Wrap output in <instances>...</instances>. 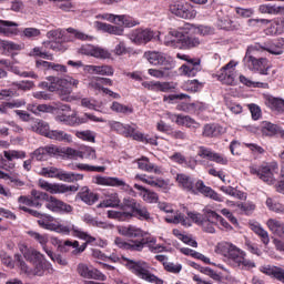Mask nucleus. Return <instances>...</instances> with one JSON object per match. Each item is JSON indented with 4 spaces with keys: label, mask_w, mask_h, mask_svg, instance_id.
Returning a JSON list of instances; mask_svg holds the SVG:
<instances>
[{
    "label": "nucleus",
    "mask_w": 284,
    "mask_h": 284,
    "mask_svg": "<svg viewBox=\"0 0 284 284\" xmlns=\"http://www.w3.org/2000/svg\"><path fill=\"white\" fill-rule=\"evenodd\" d=\"M20 252L24 256L26 261L32 265V267H29L21 255H14L16 265H18L21 272L27 274V276H43L45 272H53L52 264L45 261V256L41 254V252L34 248H29L26 245L20 246Z\"/></svg>",
    "instance_id": "obj_1"
},
{
    "label": "nucleus",
    "mask_w": 284,
    "mask_h": 284,
    "mask_svg": "<svg viewBox=\"0 0 284 284\" xmlns=\"http://www.w3.org/2000/svg\"><path fill=\"white\" fill-rule=\"evenodd\" d=\"M38 225H40L42 230H49V232H55L62 236H74L81 241H88V243H92V241H94V237H92L90 233L82 231L81 227L71 221L60 223L54 221V216L52 215H40V217H38Z\"/></svg>",
    "instance_id": "obj_2"
},
{
    "label": "nucleus",
    "mask_w": 284,
    "mask_h": 284,
    "mask_svg": "<svg viewBox=\"0 0 284 284\" xmlns=\"http://www.w3.org/2000/svg\"><path fill=\"white\" fill-rule=\"evenodd\" d=\"M217 252L224 256L227 265L231 267H236L237 270H254L256 267V263L247 258V253L232 243H220Z\"/></svg>",
    "instance_id": "obj_3"
},
{
    "label": "nucleus",
    "mask_w": 284,
    "mask_h": 284,
    "mask_svg": "<svg viewBox=\"0 0 284 284\" xmlns=\"http://www.w3.org/2000/svg\"><path fill=\"white\" fill-rule=\"evenodd\" d=\"M263 54H265V47L260 43L251 44L246 50L243 62L248 70L267 75L270 67L267 65V59L262 58Z\"/></svg>",
    "instance_id": "obj_4"
},
{
    "label": "nucleus",
    "mask_w": 284,
    "mask_h": 284,
    "mask_svg": "<svg viewBox=\"0 0 284 284\" xmlns=\"http://www.w3.org/2000/svg\"><path fill=\"white\" fill-rule=\"evenodd\" d=\"M126 266L138 278L146 283L163 284V280L150 272V264L145 261L126 260Z\"/></svg>",
    "instance_id": "obj_5"
},
{
    "label": "nucleus",
    "mask_w": 284,
    "mask_h": 284,
    "mask_svg": "<svg viewBox=\"0 0 284 284\" xmlns=\"http://www.w3.org/2000/svg\"><path fill=\"white\" fill-rule=\"evenodd\" d=\"M39 88H47L49 92H59L62 101H70L69 94H72V89L68 82V78L61 79L57 77L47 78V82H41Z\"/></svg>",
    "instance_id": "obj_6"
},
{
    "label": "nucleus",
    "mask_w": 284,
    "mask_h": 284,
    "mask_svg": "<svg viewBox=\"0 0 284 284\" xmlns=\"http://www.w3.org/2000/svg\"><path fill=\"white\" fill-rule=\"evenodd\" d=\"M248 170L250 174L257 176L261 181L267 183V185H274V183H276V178H274V174L278 173V163L276 162L263 164L261 166L251 165Z\"/></svg>",
    "instance_id": "obj_7"
},
{
    "label": "nucleus",
    "mask_w": 284,
    "mask_h": 284,
    "mask_svg": "<svg viewBox=\"0 0 284 284\" xmlns=\"http://www.w3.org/2000/svg\"><path fill=\"white\" fill-rule=\"evenodd\" d=\"M179 41L182 48H184L185 50H190V48H197V45H201V40L199 38L194 36H185L182 29L171 30L165 37L166 45H174V43Z\"/></svg>",
    "instance_id": "obj_8"
},
{
    "label": "nucleus",
    "mask_w": 284,
    "mask_h": 284,
    "mask_svg": "<svg viewBox=\"0 0 284 284\" xmlns=\"http://www.w3.org/2000/svg\"><path fill=\"white\" fill-rule=\"evenodd\" d=\"M169 8L170 12L180 19H196V10L185 0H175Z\"/></svg>",
    "instance_id": "obj_9"
},
{
    "label": "nucleus",
    "mask_w": 284,
    "mask_h": 284,
    "mask_svg": "<svg viewBox=\"0 0 284 284\" xmlns=\"http://www.w3.org/2000/svg\"><path fill=\"white\" fill-rule=\"evenodd\" d=\"M93 182L95 183V185H106L108 187H121L123 192H128V194L134 196V189H132L130 184L125 183V181L119 178L97 175L93 179Z\"/></svg>",
    "instance_id": "obj_10"
},
{
    "label": "nucleus",
    "mask_w": 284,
    "mask_h": 284,
    "mask_svg": "<svg viewBox=\"0 0 284 284\" xmlns=\"http://www.w3.org/2000/svg\"><path fill=\"white\" fill-rule=\"evenodd\" d=\"M38 185L41 190H45L50 194H68V192L79 191V186L77 185L52 184L45 180H39Z\"/></svg>",
    "instance_id": "obj_11"
},
{
    "label": "nucleus",
    "mask_w": 284,
    "mask_h": 284,
    "mask_svg": "<svg viewBox=\"0 0 284 284\" xmlns=\"http://www.w3.org/2000/svg\"><path fill=\"white\" fill-rule=\"evenodd\" d=\"M144 59H146L151 65H164V70H172L174 68L172 59L168 58L163 52L148 51L144 53Z\"/></svg>",
    "instance_id": "obj_12"
},
{
    "label": "nucleus",
    "mask_w": 284,
    "mask_h": 284,
    "mask_svg": "<svg viewBox=\"0 0 284 284\" xmlns=\"http://www.w3.org/2000/svg\"><path fill=\"white\" fill-rule=\"evenodd\" d=\"M61 149L57 145L40 146L30 153L32 161H48L50 156H59Z\"/></svg>",
    "instance_id": "obj_13"
},
{
    "label": "nucleus",
    "mask_w": 284,
    "mask_h": 284,
    "mask_svg": "<svg viewBox=\"0 0 284 284\" xmlns=\"http://www.w3.org/2000/svg\"><path fill=\"white\" fill-rule=\"evenodd\" d=\"M236 63L234 61H230L226 65H224L217 72V79L225 85H234V81H236Z\"/></svg>",
    "instance_id": "obj_14"
},
{
    "label": "nucleus",
    "mask_w": 284,
    "mask_h": 284,
    "mask_svg": "<svg viewBox=\"0 0 284 284\" xmlns=\"http://www.w3.org/2000/svg\"><path fill=\"white\" fill-rule=\"evenodd\" d=\"M80 53L100 60L110 59V57H112V53H110L108 49L92 44H83L80 48Z\"/></svg>",
    "instance_id": "obj_15"
},
{
    "label": "nucleus",
    "mask_w": 284,
    "mask_h": 284,
    "mask_svg": "<svg viewBox=\"0 0 284 284\" xmlns=\"http://www.w3.org/2000/svg\"><path fill=\"white\" fill-rule=\"evenodd\" d=\"M178 59L182 61H187L186 64H183L180 70L184 77H194L201 71V60L187 59V55L178 53Z\"/></svg>",
    "instance_id": "obj_16"
},
{
    "label": "nucleus",
    "mask_w": 284,
    "mask_h": 284,
    "mask_svg": "<svg viewBox=\"0 0 284 284\" xmlns=\"http://www.w3.org/2000/svg\"><path fill=\"white\" fill-rule=\"evenodd\" d=\"M77 272L82 278H92L93 281H106L108 278L101 271L90 268L85 263L78 264Z\"/></svg>",
    "instance_id": "obj_17"
},
{
    "label": "nucleus",
    "mask_w": 284,
    "mask_h": 284,
    "mask_svg": "<svg viewBox=\"0 0 284 284\" xmlns=\"http://www.w3.org/2000/svg\"><path fill=\"white\" fill-rule=\"evenodd\" d=\"M109 126L113 132H116L118 134H121L122 136H125L126 139H133L136 134V124L130 125V124H123L118 121H109Z\"/></svg>",
    "instance_id": "obj_18"
},
{
    "label": "nucleus",
    "mask_w": 284,
    "mask_h": 284,
    "mask_svg": "<svg viewBox=\"0 0 284 284\" xmlns=\"http://www.w3.org/2000/svg\"><path fill=\"white\" fill-rule=\"evenodd\" d=\"M47 210H50V212H55V213H65L70 214L72 212V205L54 197V196H48L47 203H45Z\"/></svg>",
    "instance_id": "obj_19"
},
{
    "label": "nucleus",
    "mask_w": 284,
    "mask_h": 284,
    "mask_svg": "<svg viewBox=\"0 0 284 284\" xmlns=\"http://www.w3.org/2000/svg\"><path fill=\"white\" fill-rule=\"evenodd\" d=\"M88 121H95V123H104L105 120L102 118H97V115L85 113L83 116H77V113H73L71 115H67V122H64V125H82V123H88Z\"/></svg>",
    "instance_id": "obj_20"
},
{
    "label": "nucleus",
    "mask_w": 284,
    "mask_h": 284,
    "mask_svg": "<svg viewBox=\"0 0 284 284\" xmlns=\"http://www.w3.org/2000/svg\"><path fill=\"white\" fill-rule=\"evenodd\" d=\"M92 239H94V241H97V237L92 236ZM85 243H83L82 245H79V241H70L67 240L63 242V245H59L61 252H68V247H72V254L74 256H77V254H82V252H85V248L88 247V243H94V241L92 242H88V240H84Z\"/></svg>",
    "instance_id": "obj_21"
},
{
    "label": "nucleus",
    "mask_w": 284,
    "mask_h": 284,
    "mask_svg": "<svg viewBox=\"0 0 284 284\" xmlns=\"http://www.w3.org/2000/svg\"><path fill=\"white\" fill-rule=\"evenodd\" d=\"M154 38V32L149 29H138L130 34V39L133 43H149Z\"/></svg>",
    "instance_id": "obj_22"
},
{
    "label": "nucleus",
    "mask_w": 284,
    "mask_h": 284,
    "mask_svg": "<svg viewBox=\"0 0 284 284\" xmlns=\"http://www.w3.org/2000/svg\"><path fill=\"white\" fill-rule=\"evenodd\" d=\"M84 72H87L88 74H100L101 77H113L114 68L108 64H103V65L87 64L84 65Z\"/></svg>",
    "instance_id": "obj_23"
},
{
    "label": "nucleus",
    "mask_w": 284,
    "mask_h": 284,
    "mask_svg": "<svg viewBox=\"0 0 284 284\" xmlns=\"http://www.w3.org/2000/svg\"><path fill=\"white\" fill-rule=\"evenodd\" d=\"M175 181L179 187H182V190H185V192L196 194V190H194V179H192V176L184 173H178L175 176Z\"/></svg>",
    "instance_id": "obj_24"
},
{
    "label": "nucleus",
    "mask_w": 284,
    "mask_h": 284,
    "mask_svg": "<svg viewBox=\"0 0 284 284\" xmlns=\"http://www.w3.org/2000/svg\"><path fill=\"white\" fill-rule=\"evenodd\" d=\"M135 179H139V181H142V183H146V185H150L151 187L168 190V181L161 178L148 176L145 174H140V175L138 174L135 175Z\"/></svg>",
    "instance_id": "obj_25"
},
{
    "label": "nucleus",
    "mask_w": 284,
    "mask_h": 284,
    "mask_svg": "<svg viewBox=\"0 0 284 284\" xmlns=\"http://www.w3.org/2000/svg\"><path fill=\"white\" fill-rule=\"evenodd\" d=\"M136 163H138L139 170H142V172H153L154 174H163V169L150 162V159L145 156L138 159Z\"/></svg>",
    "instance_id": "obj_26"
},
{
    "label": "nucleus",
    "mask_w": 284,
    "mask_h": 284,
    "mask_svg": "<svg viewBox=\"0 0 284 284\" xmlns=\"http://www.w3.org/2000/svg\"><path fill=\"white\" fill-rule=\"evenodd\" d=\"M75 199H79L82 203H85V205H94V203L99 201V195L90 191L88 186H83Z\"/></svg>",
    "instance_id": "obj_27"
},
{
    "label": "nucleus",
    "mask_w": 284,
    "mask_h": 284,
    "mask_svg": "<svg viewBox=\"0 0 284 284\" xmlns=\"http://www.w3.org/2000/svg\"><path fill=\"white\" fill-rule=\"evenodd\" d=\"M19 23L8 21V20H0V34L3 37H14L19 34Z\"/></svg>",
    "instance_id": "obj_28"
},
{
    "label": "nucleus",
    "mask_w": 284,
    "mask_h": 284,
    "mask_svg": "<svg viewBox=\"0 0 284 284\" xmlns=\"http://www.w3.org/2000/svg\"><path fill=\"white\" fill-rule=\"evenodd\" d=\"M3 156L6 161H9V164H4V170H14V163H12L16 159H26L24 151H17V150H7L3 151Z\"/></svg>",
    "instance_id": "obj_29"
},
{
    "label": "nucleus",
    "mask_w": 284,
    "mask_h": 284,
    "mask_svg": "<svg viewBox=\"0 0 284 284\" xmlns=\"http://www.w3.org/2000/svg\"><path fill=\"white\" fill-rule=\"evenodd\" d=\"M266 226L274 236L284 239V222L283 221L271 217L266 221Z\"/></svg>",
    "instance_id": "obj_30"
},
{
    "label": "nucleus",
    "mask_w": 284,
    "mask_h": 284,
    "mask_svg": "<svg viewBox=\"0 0 284 284\" xmlns=\"http://www.w3.org/2000/svg\"><path fill=\"white\" fill-rule=\"evenodd\" d=\"M250 230L258 236L263 243V245H270V233L263 229V225L258 222H250Z\"/></svg>",
    "instance_id": "obj_31"
},
{
    "label": "nucleus",
    "mask_w": 284,
    "mask_h": 284,
    "mask_svg": "<svg viewBox=\"0 0 284 284\" xmlns=\"http://www.w3.org/2000/svg\"><path fill=\"white\" fill-rule=\"evenodd\" d=\"M119 205H121L119 193L108 192L104 194V200L99 204V207H119Z\"/></svg>",
    "instance_id": "obj_32"
},
{
    "label": "nucleus",
    "mask_w": 284,
    "mask_h": 284,
    "mask_svg": "<svg viewBox=\"0 0 284 284\" xmlns=\"http://www.w3.org/2000/svg\"><path fill=\"white\" fill-rule=\"evenodd\" d=\"M94 26L97 30H101L102 32H108V34H115V37L123 36L122 27H116V26H112V24H109L105 22H99V21H95Z\"/></svg>",
    "instance_id": "obj_33"
},
{
    "label": "nucleus",
    "mask_w": 284,
    "mask_h": 284,
    "mask_svg": "<svg viewBox=\"0 0 284 284\" xmlns=\"http://www.w3.org/2000/svg\"><path fill=\"white\" fill-rule=\"evenodd\" d=\"M64 172L65 171L54 166H45L39 171V174L40 176H45L47 179H59V181H63Z\"/></svg>",
    "instance_id": "obj_34"
},
{
    "label": "nucleus",
    "mask_w": 284,
    "mask_h": 284,
    "mask_svg": "<svg viewBox=\"0 0 284 284\" xmlns=\"http://www.w3.org/2000/svg\"><path fill=\"white\" fill-rule=\"evenodd\" d=\"M30 129L32 132H37V134H41L42 136H47L50 134V124L41 119H36L31 125Z\"/></svg>",
    "instance_id": "obj_35"
},
{
    "label": "nucleus",
    "mask_w": 284,
    "mask_h": 284,
    "mask_svg": "<svg viewBox=\"0 0 284 284\" xmlns=\"http://www.w3.org/2000/svg\"><path fill=\"white\" fill-rule=\"evenodd\" d=\"M47 139H51L53 141H59L62 143H72V135L61 130H50Z\"/></svg>",
    "instance_id": "obj_36"
},
{
    "label": "nucleus",
    "mask_w": 284,
    "mask_h": 284,
    "mask_svg": "<svg viewBox=\"0 0 284 284\" xmlns=\"http://www.w3.org/2000/svg\"><path fill=\"white\" fill-rule=\"evenodd\" d=\"M119 234L129 239H143V231L136 226H120Z\"/></svg>",
    "instance_id": "obj_37"
},
{
    "label": "nucleus",
    "mask_w": 284,
    "mask_h": 284,
    "mask_svg": "<svg viewBox=\"0 0 284 284\" xmlns=\"http://www.w3.org/2000/svg\"><path fill=\"white\" fill-rule=\"evenodd\" d=\"M184 30H189L193 34H200L201 37H207V34H212L214 30L206 26H194V24H185Z\"/></svg>",
    "instance_id": "obj_38"
},
{
    "label": "nucleus",
    "mask_w": 284,
    "mask_h": 284,
    "mask_svg": "<svg viewBox=\"0 0 284 284\" xmlns=\"http://www.w3.org/2000/svg\"><path fill=\"white\" fill-rule=\"evenodd\" d=\"M265 103L271 110H274L275 112H284V100L281 98L268 95L265 99Z\"/></svg>",
    "instance_id": "obj_39"
},
{
    "label": "nucleus",
    "mask_w": 284,
    "mask_h": 284,
    "mask_svg": "<svg viewBox=\"0 0 284 284\" xmlns=\"http://www.w3.org/2000/svg\"><path fill=\"white\" fill-rule=\"evenodd\" d=\"M133 216L139 219V221H152V215L145 205L138 203L136 207L133 209Z\"/></svg>",
    "instance_id": "obj_40"
},
{
    "label": "nucleus",
    "mask_w": 284,
    "mask_h": 284,
    "mask_svg": "<svg viewBox=\"0 0 284 284\" xmlns=\"http://www.w3.org/2000/svg\"><path fill=\"white\" fill-rule=\"evenodd\" d=\"M145 245H148V247H150V245H156V237H142L140 241H134L131 244V250L141 252Z\"/></svg>",
    "instance_id": "obj_41"
},
{
    "label": "nucleus",
    "mask_w": 284,
    "mask_h": 284,
    "mask_svg": "<svg viewBox=\"0 0 284 284\" xmlns=\"http://www.w3.org/2000/svg\"><path fill=\"white\" fill-rule=\"evenodd\" d=\"M47 39L52 43H63L65 41V31L63 29H55L47 32Z\"/></svg>",
    "instance_id": "obj_42"
},
{
    "label": "nucleus",
    "mask_w": 284,
    "mask_h": 284,
    "mask_svg": "<svg viewBox=\"0 0 284 284\" xmlns=\"http://www.w3.org/2000/svg\"><path fill=\"white\" fill-rule=\"evenodd\" d=\"M71 170H80V172H105V166H94L90 164L77 163Z\"/></svg>",
    "instance_id": "obj_43"
},
{
    "label": "nucleus",
    "mask_w": 284,
    "mask_h": 284,
    "mask_svg": "<svg viewBox=\"0 0 284 284\" xmlns=\"http://www.w3.org/2000/svg\"><path fill=\"white\" fill-rule=\"evenodd\" d=\"M48 196H49L48 193L32 190L31 191V201H32V203L38 204V205H33V207H41L43 205V201H48Z\"/></svg>",
    "instance_id": "obj_44"
},
{
    "label": "nucleus",
    "mask_w": 284,
    "mask_h": 284,
    "mask_svg": "<svg viewBox=\"0 0 284 284\" xmlns=\"http://www.w3.org/2000/svg\"><path fill=\"white\" fill-rule=\"evenodd\" d=\"M221 135V126L216 124H206L204 125L203 129V136H207L210 139L214 136H220Z\"/></svg>",
    "instance_id": "obj_45"
},
{
    "label": "nucleus",
    "mask_w": 284,
    "mask_h": 284,
    "mask_svg": "<svg viewBox=\"0 0 284 284\" xmlns=\"http://www.w3.org/2000/svg\"><path fill=\"white\" fill-rule=\"evenodd\" d=\"M115 23L118 26H125V28H134V26H139V22L130 16H116Z\"/></svg>",
    "instance_id": "obj_46"
},
{
    "label": "nucleus",
    "mask_w": 284,
    "mask_h": 284,
    "mask_svg": "<svg viewBox=\"0 0 284 284\" xmlns=\"http://www.w3.org/2000/svg\"><path fill=\"white\" fill-rule=\"evenodd\" d=\"M180 125H184V128H190L191 130H199V128H201V123L196 122L192 116L183 114L180 120Z\"/></svg>",
    "instance_id": "obj_47"
},
{
    "label": "nucleus",
    "mask_w": 284,
    "mask_h": 284,
    "mask_svg": "<svg viewBox=\"0 0 284 284\" xmlns=\"http://www.w3.org/2000/svg\"><path fill=\"white\" fill-rule=\"evenodd\" d=\"M140 196L145 201V203H159V194L154 191L144 190L140 192Z\"/></svg>",
    "instance_id": "obj_48"
},
{
    "label": "nucleus",
    "mask_w": 284,
    "mask_h": 284,
    "mask_svg": "<svg viewBox=\"0 0 284 284\" xmlns=\"http://www.w3.org/2000/svg\"><path fill=\"white\" fill-rule=\"evenodd\" d=\"M220 190L224 194H227L229 196H233L234 199H240V200L245 199V194L243 192H241L232 186H221Z\"/></svg>",
    "instance_id": "obj_49"
},
{
    "label": "nucleus",
    "mask_w": 284,
    "mask_h": 284,
    "mask_svg": "<svg viewBox=\"0 0 284 284\" xmlns=\"http://www.w3.org/2000/svg\"><path fill=\"white\" fill-rule=\"evenodd\" d=\"M133 141H140V143H150V145H159V142L154 138H148L142 132L136 131L133 135Z\"/></svg>",
    "instance_id": "obj_50"
},
{
    "label": "nucleus",
    "mask_w": 284,
    "mask_h": 284,
    "mask_svg": "<svg viewBox=\"0 0 284 284\" xmlns=\"http://www.w3.org/2000/svg\"><path fill=\"white\" fill-rule=\"evenodd\" d=\"M262 132L265 136H274L278 132V126L272 122H263Z\"/></svg>",
    "instance_id": "obj_51"
},
{
    "label": "nucleus",
    "mask_w": 284,
    "mask_h": 284,
    "mask_svg": "<svg viewBox=\"0 0 284 284\" xmlns=\"http://www.w3.org/2000/svg\"><path fill=\"white\" fill-rule=\"evenodd\" d=\"M28 234L29 236H31V239H34V241H38V243H40L44 252L45 250H48V247L45 246L48 243V235H41L40 233L34 231H29Z\"/></svg>",
    "instance_id": "obj_52"
},
{
    "label": "nucleus",
    "mask_w": 284,
    "mask_h": 284,
    "mask_svg": "<svg viewBox=\"0 0 284 284\" xmlns=\"http://www.w3.org/2000/svg\"><path fill=\"white\" fill-rule=\"evenodd\" d=\"M266 206L276 214H284V205L270 197L266 200Z\"/></svg>",
    "instance_id": "obj_53"
},
{
    "label": "nucleus",
    "mask_w": 284,
    "mask_h": 284,
    "mask_svg": "<svg viewBox=\"0 0 284 284\" xmlns=\"http://www.w3.org/2000/svg\"><path fill=\"white\" fill-rule=\"evenodd\" d=\"M21 37L33 41V39H37V37H41V30L37 28H26L23 29Z\"/></svg>",
    "instance_id": "obj_54"
},
{
    "label": "nucleus",
    "mask_w": 284,
    "mask_h": 284,
    "mask_svg": "<svg viewBox=\"0 0 284 284\" xmlns=\"http://www.w3.org/2000/svg\"><path fill=\"white\" fill-rule=\"evenodd\" d=\"M131 216L132 214L128 212L108 211V219H114L115 221H125V219H130Z\"/></svg>",
    "instance_id": "obj_55"
},
{
    "label": "nucleus",
    "mask_w": 284,
    "mask_h": 284,
    "mask_svg": "<svg viewBox=\"0 0 284 284\" xmlns=\"http://www.w3.org/2000/svg\"><path fill=\"white\" fill-rule=\"evenodd\" d=\"M111 110L113 112H118L119 114H132L133 112L132 108L121 104L119 102H113L111 105Z\"/></svg>",
    "instance_id": "obj_56"
},
{
    "label": "nucleus",
    "mask_w": 284,
    "mask_h": 284,
    "mask_svg": "<svg viewBox=\"0 0 284 284\" xmlns=\"http://www.w3.org/2000/svg\"><path fill=\"white\" fill-rule=\"evenodd\" d=\"M206 221H210L211 223H219L221 215L213 211L210 206L204 207L203 210Z\"/></svg>",
    "instance_id": "obj_57"
},
{
    "label": "nucleus",
    "mask_w": 284,
    "mask_h": 284,
    "mask_svg": "<svg viewBox=\"0 0 284 284\" xmlns=\"http://www.w3.org/2000/svg\"><path fill=\"white\" fill-rule=\"evenodd\" d=\"M62 181L64 183H74L75 181H83V174L64 171Z\"/></svg>",
    "instance_id": "obj_58"
},
{
    "label": "nucleus",
    "mask_w": 284,
    "mask_h": 284,
    "mask_svg": "<svg viewBox=\"0 0 284 284\" xmlns=\"http://www.w3.org/2000/svg\"><path fill=\"white\" fill-rule=\"evenodd\" d=\"M164 270L171 274H181L183 265L173 262H164Z\"/></svg>",
    "instance_id": "obj_59"
},
{
    "label": "nucleus",
    "mask_w": 284,
    "mask_h": 284,
    "mask_svg": "<svg viewBox=\"0 0 284 284\" xmlns=\"http://www.w3.org/2000/svg\"><path fill=\"white\" fill-rule=\"evenodd\" d=\"M75 136L82 141H88L89 143H94V133L90 130L87 131H77Z\"/></svg>",
    "instance_id": "obj_60"
},
{
    "label": "nucleus",
    "mask_w": 284,
    "mask_h": 284,
    "mask_svg": "<svg viewBox=\"0 0 284 284\" xmlns=\"http://www.w3.org/2000/svg\"><path fill=\"white\" fill-rule=\"evenodd\" d=\"M184 88L187 92H199L203 88V83L199 82V80H189L185 82Z\"/></svg>",
    "instance_id": "obj_61"
},
{
    "label": "nucleus",
    "mask_w": 284,
    "mask_h": 284,
    "mask_svg": "<svg viewBox=\"0 0 284 284\" xmlns=\"http://www.w3.org/2000/svg\"><path fill=\"white\" fill-rule=\"evenodd\" d=\"M0 44L2 45V48L4 50H8V52H19L21 51L23 48L21 47V44H17L12 41H0Z\"/></svg>",
    "instance_id": "obj_62"
},
{
    "label": "nucleus",
    "mask_w": 284,
    "mask_h": 284,
    "mask_svg": "<svg viewBox=\"0 0 284 284\" xmlns=\"http://www.w3.org/2000/svg\"><path fill=\"white\" fill-rule=\"evenodd\" d=\"M30 57H40L41 59H48L49 61H52V54L44 52L41 48L36 47L33 48L30 53Z\"/></svg>",
    "instance_id": "obj_63"
},
{
    "label": "nucleus",
    "mask_w": 284,
    "mask_h": 284,
    "mask_svg": "<svg viewBox=\"0 0 284 284\" xmlns=\"http://www.w3.org/2000/svg\"><path fill=\"white\" fill-rule=\"evenodd\" d=\"M82 159H88L89 161L97 160V151L91 146L82 148Z\"/></svg>",
    "instance_id": "obj_64"
}]
</instances>
